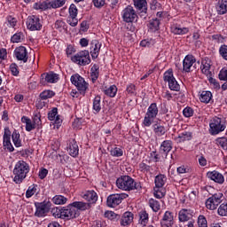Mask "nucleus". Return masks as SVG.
Listing matches in <instances>:
<instances>
[{
    "label": "nucleus",
    "instance_id": "nucleus-35",
    "mask_svg": "<svg viewBox=\"0 0 227 227\" xmlns=\"http://www.w3.org/2000/svg\"><path fill=\"white\" fill-rule=\"evenodd\" d=\"M102 98L100 96H96L93 99V111L95 114H98L99 111H102Z\"/></svg>",
    "mask_w": 227,
    "mask_h": 227
},
{
    "label": "nucleus",
    "instance_id": "nucleus-23",
    "mask_svg": "<svg viewBox=\"0 0 227 227\" xmlns=\"http://www.w3.org/2000/svg\"><path fill=\"white\" fill-rule=\"evenodd\" d=\"M207 178H209V180H213V182H215V184H224V176H223V174L217 172L216 170L207 172Z\"/></svg>",
    "mask_w": 227,
    "mask_h": 227
},
{
    "label": "nucleus",
    "instance_id": "nucleus-37",
    "mask_svg": "<svg viewBox=\"0 0 227 227\" xmlns=\"http://www.w3.org/2000/svg\"><path fill=\"white\" fill-rule=\"evenodd\" d=\"M21 121L22 123H26V130L27 132H31V130H35V129H36V125L35 123H33V121H31V119L23 116L21 118Z\"/></svg>",
    "mask_w": 227,
    "mask_h": 227
},
{
    "label": "nucleus",
    "instance_id": "nucleus-11",
    "mask_svg": "<svg viewBox=\"0 0 227 227\" xmlns=\"http://www.w3.org/2000/svg\"><path fill=\"white\" fill-rule=\"evenodd\" d=\"M129 198V194L127 193H116L109 195L106 200V204L108 207H111L112 208H114L115 207H118L123 200Z\"/></svg>",
    "mask_w": 227,
    "mask_h": 227
},
{
    "label": "nucleus",
    "instance_id": "nucleus-50",
    "mask_svg": "<svg viewBox=\"0 0 227 227\" xmlns=\"http://www.w3.org/2000/svg\"><path fill=\"white\" fill-rule=\"evenodd\" d=\"M110 154L112 155V157H122L123 150L120 147H114L111 149Z\"/></svg>",
    "mask_w": 227,
    "mask_h": 227
},
{
    "label": "nucleus",
    "instance_id": "nucleus-56",
    "mask_svg": "<svg viewBox=\"0 0 227 227\" xmlns=\"http://www.w3.org/2000/svg\"><path fill=\"white\" fill-rule=\"evenodd\" d=\"M219 54H220L221 58H223V59L227 61V45L226 44H223L220 46Z\"/></svg>",
    "mask_w": 227,
    "mask_h": 227
},
{
    "label": "nucleus",
    "instance_id": "nucleus-24",
    "mask_svg": "<svg viewBox=\"0 0 227 227\" xmlns=\"http://www.w3.org/2000/svg\"><path fill=\"white\" fill-rule=\"evenodd\" d=\"M67 152L71 157H77L79 155V145H77L75 139L69 140Z\"/></svg>",
    "mask_w": 227,
    "mask_h": 227
},
{
    "label": "nucleus",
    "instance_id": "nucleus-6",
    "mask_svg": "<svg viewBox=\"0 0 227 227\" xmlns=\"http://www.w3.org/2000/svg\"><path fill=\"white\" fill-rule=\"evenodd\" d=\"M71 82L72 84H74V86L77 88L78 91H80L82 95H84L86 93V90H88V87L90 86V84L86 82L84 78H82V76H80L79 74H73L71 76Z\"/></svg>",
    "mask_w": 227,
    "mask_h": 227
},
{
    "label": "nucleus",
    "instance_id": "nucleus-59",
    "mask_svg": "<svg viewBox=\"0 0 227 227\" xmlns=\"http://www.w3.org/2000/svg\"><path fill=\"white\" fill-rule=\"evenodd\" d=\"M198 226L199 227H208L207 223V218H205V215H199Z\"/></svg>",
    "mask_w": 227,
    "mask_h": 227
},
{
    "label": "nucleus",
    "instance_id": "nucleus-29",
    "mask_svg": "<svg viewBox=\"0 0 227 227\" xmlns=\"http://www.w3.org/2000/svg\"><path fill=\"white\" fill-rule=\"evenodd\" d=\"M216 12L218 15H225L227 13V0H219L216 4Z\"/></svg>",
    "mask_w": 227,
    "mask_h": 227
},
{
    "label": "nucleus",
    "instance_id": "nucleus-8",
    "mask_svg": "<svg viewBox=\"0 0 227 227\" xmlns=\"http://www.w3.org/2000/svg\"><path fill=\"white\" fill-rule=\"evenodd\" d=\"M223 192H217L213 194L206 200V208L208 210H215L221 203H223Z\"/></svg>",
    "mask_w": 227,
    "mask_h": 227
},
{
    "label": "nucleus",
    "instance_id": "nucleus-55",
    "mask_svg": "<svg viewBox=\"0 0 227 227\" xmlns=\"http://www.w3.org/2000/svg\"><path fill=\"white\" fill-rule=\"evenodd\" d=\"M138 169L142 173H150L152 171V167L149 165H146V163H144L143 161L139 163Z\"/></svg>",
    "mask_w": 227,
    "mask_h": 227
},
{
    "label": "nucleus",
    "instance_id": "nucleus-62",
    "mask_svg": "<svg viewBox=\"0 0 227 227\" xmlns=\"http://www.w3.org/2000/svg\"><path fill=\"white\" fill-rule=\"evenodd\" d=\"M10 71L12 75L17 77V75H19V66H17V64H15V63L11 64Z\"/></svg>",
    "mask_w": 227,
    "mask_h": 227
},
{
    "label": "nucleus",
    "instance_id": "nucleus-42",
    "mask_svg": "<svg viewBox=\"0 0 227 227\" xmlns=\"http://www.w3.org/2000/svg\"><path fill=\"white\" fill-rule=\"evenodd\" d=\"M68 201V199L63 195H55L52 198L54 205H65Z\"/></svg>",
    "mask_w": 227,
    "mask_h": 227
},
{
    "label": "nucleus",
    "instance_id": "nucleus-48",
    "mask_svg": "<svg viewBox=\"0 0 227 227\" xmlns=\"http://www.w3.org/2000/svg\"><path fill=\"white\" fill-rule=\"evenodd\" d=\"M217 212L222 217H227V202L222 203L219 206Z\"/></svg>",
    "mask_w": 227,
    "mask_h": 227
},
{
    "label": "nucleus",
    "instance_id": "nucleus-64",
    "mask_svg": "<svg viewBox=\"0 0 227 227\" xmlns=\"http://www.w3.org/2000/svg\"><path fill=\"white\" fill-rule=\"evenodd\" d=\"M218 77L220 81H227V67H224L220 71Z\"/></svg>",
    "mask_w": 227,
    "mask_h": 227
},
{
    "label": "nucleus",
    "instance_id": "nucleus-1",
    "mask_svg": "<svg viewBox=\"0 0 227 227\" xmlns=\"http://www.w3.org/2000/svg\"><path fill=\"white\" fill-rule=\"evenodd\" d=\"M29 164L24 160H19L12 170L13 182L20 184L26 180L30 171Z\"/></svg>",
    "mask_w": 227,
    "mask_h": 227
},
{
    "label": "nucleus",
    "instance_id": "nucleus-53",
    "mask_svg": "<svg viewBox=\"0 0 227 227\" xmlns=\"http://www.w3.org/2000/svg\"><path fill=\"white\" fill-rule=\"evenodd\" d=\"M36 187H38L36 184L30 185L27 190L26 197L31 198L32 196H35V194H36Z\"/></svg>",
    "mask_w": 227,
    "mask_h": 227
},
{
    "label": "nucleus",
    "instance_id": "nucleus-45",
    "mask_svg": "<svg viewBox=\"0 0 227 227\" xmlns=\"http://www.w3.org/2000/svg\"><path fill=\"white\" fill-rule=\"evenodd\" d=\"M200 68L204 75H207V77H212V72L210 71V64H208L207 62H202Z\"/></svg>",
    "mask_w": 227,
    "mask_h": 227
},
{
    "label": "nucleus",
    "instance_id": "nucleus-20",
    "mask_svg": "<svg viewBox=\"0 0 227 227\" xmlns=\"http://www.w3.org/2000/svg\"><path fill=\"white\" fill-rule=\"evenodd\" d=\"M192 219V210L187 208H182L178 212L179 223H189Z\"/></svg>",
    "mask_w": 227,
    "mask_h": 227
},
{
    "label": "nucleus",
    "instance_id": "nucleus-38",
    "mask_svg": "<svg viewBox=\"0 0 227 227\" xmlns=\"http://www.w3.org/2000/svg\"><path fill=\"white\" fill-rule=\"evenodd\" d=\"M191 139H192V133L191 131H184L179 134L177 142L184 143V141H191Z\"/></svg>",
    "mask_w": 227,
    "mask_h": 227
},
{
    "label": "nucleus",
    "instance_id": "nucleus-39",
    "mask_svg": "<svg viewBox=\"0 0 227 227\" xmlns=\"http://www.w3.org/2000/svg\"><path fill=\"white\" fill-rule=\"evenodd\" d=\"M148 221H149V215L146 210L140 211L139 221H138L139 224H141L142 226H146V224H148Z\"/></svg>",
    "mask_w": 227,
    "mask_h": 227
},
{
    "label": "nucleus",
    "instance_id": "nucleus-46",
    "mask_svg": "<svg viewBox=\"0 0 227 227\" xmlns=\"http://www.w3.org/2000/svg\"><path fill=\"white\" fill-rule=\"evenodd\" d=\"M67 3V0H53L50 2V8L57 9L61 8L62 6H65V4Z\"/></svg>",
    "mask_w": 227,
    "mask_h": 227
},
{
    "label": "nucleus",
    "instance_id": "nucleus-57",
    "mask_svg": "<svg viewBox=\"0 0 227 227\" xmlns=\"http://www.w3.org/2000/svg\"><path fill=\"white\" fill-rule=\"evenodd\" d=\"M67 23L69 24V26H72V27H75V26L79 24V20H77V16H68Z\"/></svg>",
    "mask_w": 227,
    "mask_h": 227
},
{
    "label": "nucleus",
    "instance_id": "nucleus-5",
    "mask_svg": "<svg viewBox=\"0 0 227 227\" xmlns=\"http://www.w3.org/2000/svg\"><path fill=\"white\" fill-rule=\"evenodd\" d=\"M71 61L76 65H80V67H86V65H90V63H91L90 51L84 50L77 52L74 56L71 57Z\"/></svg>",
    "mask_w": 227,
    "mask_h": 227
},
{
    "label": "nucleus",
    "instance_id": "nucleus-7",
    "mask_svg": "<svg viewBox=\"0 0 227 227\" xmlns=\"http://www.w3.org/2000/svg\"><path fill=\"white\" fill-rule=\"evenodd\" d=\"M163 81L168 82V88L171 91H180V84H178L175 75H173V69H168L164 73Z\"/></svg>",
    "mask_w": 227,
    "mask_h": 227
},
{
    "label": "nucleus",
    "instance_id": "nucleus-25",
    "mask_svg": "<svg viewBox=\"0 0 227 227\" xmlns=\"http://www.w3.org/2000/svg\"><path fill=\"white\" fill-rule=\"evenodd\" d=\"M135 8L140 13H146L148 12V3L146 0H133Z\"/></svg>",
    "mask_w": 227,
    "mask_h": 227
},
{
    "label": "nucleus",
    "instance_id": "nucleus-2",
    "mask_svg": "<svg viewBox=\"0 0 227 227\" xmlns=\"http://www.w3.org/2000/svg\"><path fill=\"white\" fill-rule=\"evenodd\" d=\"M116 185L121 191H141L140 182H137L130 176H121L116 180Z\"/></svg>",
    "mask_w": 227,
    "mask_h": 227
},
{
    "label": "nucleus",
    "instance_id": "nucleus-54",
    "mask_svg": "<svg viewBox=\"0 0 227 227\" xmlns=\"http://www.w3.org/2000/svg\"><path fill=\"white\" fill-rule=\"evenodd\" d=\"M52 97H54V91L52 90H43L40 94V98H42V100H47L48 98H52Z\"/></svg>",
    "mask_w": 227,
    "mask_h": 227
},
{
    "label": "nucleus",
    "instance_id": "nucleus-51",
    "mask_svg": "<svg viewBox=\"0 0 227 227\" xmlns=\"http://www.w3.org/2000/svg\"><path fill=\"white\" fill-rule=\"evenodd\" d=\"M105 217L110 219V221H118L120 219V215L113 212V211H106L105 213Z\"/></svg>",
    "mask_w": 227,
    "mask_h": 227
},
{
    "label": "nucleus",
    "instance_id": "nucleus-12",
    "mask_svg": "<svg viewBox=\"0 0 227 227\" xmlns=\"http://www.w3.org/2000/svg\"><path fill=\"white\" fill-rule=\"evenodd\" d=\"M3 145L4 150L7 152H15V148L13 147V145H12V131H10L9 128L4 129Z\"/></svg>",
    "mask_w": 227,
    "mask_h": 227
},
{
    "label": "nucleus",
    "instance_id": "nucleus-40",
    "mask_svg": "<svg viewBox=\"0 0 227 227\" xmlns=\"http://www.w3.org/2000/svg\"><path fill=\"white\" fill-rule=\"evenodd\" d=\"M12 142L14 146H16V148H20V146H22V140H20V134L15 130L12 132Z\"/></svg>",
    "mask_w": 227,
    "mask_h": 227
},
{
    "label": "nucleus",
    "instance_id": "nucleus-52",
    "mask_svg": "<svg viewBox=\"0 0 227 227\" xmlns=\"http://www.w3.org/2000/svg\"><path fill=\"white\" fill-rule=\"evenodd\" d=\"M6 22L8 23L9 27H15V26H17V22H19V20H17V18L12 16V15H8L6 17Z\"/></svg>",
    "mask_w": 227,
    "mask_h": 227
},
{
    "label": "nucleus",
    "instance_id": "nucleus-28",
    "mask_svg": "<svg viewBox=\"0 0 227 227\" xmlns=\"http://www.w3.org/2000/svg\"><path fill=\"white\" fill-rule=\"evenodd\" d=\"M134 221V214L132 212H125L121 219V226H129Z\"/></svg>",
    "mask_w": 227,
    "mask_h": 227
},
{
    "label": "nucleus",
    "instance_id": "nucleus-61",
    "mask_svg": "<svg viewBox=\"0 0 227 227\" xmlns=\"http://www.w3.org/2000/svg\"><path fill=\"white\" fill-rule=\"evenodd\" d=\"M78 10L77 6L72 4L69 7V17H77Z\"/></svg>",
    "mask_w": 227,
    "mask_h": 227
},
{
    "label": "nucleus",
    "instance_id": "nucleus-18",
    "mask_svg": "<svg viewBox=\"0 0 227 227\" xmlns=\"http://www.w3.org/2000/svg\"><path fill=\"white\" fill-rule=\"evenodd\" d=\"M175 224V216L173 212L166 211L162 219L160 220V226L161 227H173Z\"/></svg>",
    "mask_w": 227,
    "mask_h": 227
},
{
    "label": "nucleus",
    "instance_id": "nucleus-27",
    "mask_svg": "<svg viewBox=\"0 0 227 227\" xmlns=\"http://www.w3.org/2000/svg\"><path fill=\"white\" fill-rule=\"evenodd\" d=\"M153 130L158 137H161V136H164L168 130L166 129V127H164L160 122H156L153 125Z\"/></svg>",
    "mask_w": 227,
    "mask_h": 227
},
{
    "label": "nucleus",
    "instance_id": "nucleus-32",
    "mask_svg": "<svg viewBox=\"0 0 227 227\" xmlns=\"http://www.w3.org/2000/svg\"><path fill=\"white\" fill-rule=\"evenodd\" d=\"M171 31L174 35H187L189 27H182L180 25H174L171 27Z\"/></svg>",
    "mask_w": 227,
    "mask_h": 227
},
{
    "label": "nucleus",
    "instance_id": "nucleus-26",
    "mask_svg": "<svg viewBox=\"0 0 227 227\" xmlns=\"http://www.w3.org/2000/svg\"><path fill=\"white\" fill-rule=\"evenodd\" d=\"M170 150H173V142L171 140H165L161 143L160 152L164 153L165 157H168Z\"/></svg>",
    "mask_w": 227,
    "mask_h": 227
},
{
    "label": "nucleus",
    "instance_id": "nucleus-4",
    "mask_svg": "<svg viewBox=\"0 0 227 227\" xmlns=\"http://www.w3.org/2000/svg\"><path fill=\"white\" fill-rule=\"evenodd\" d=\"M157 114H159V107H157V103H152L149 106L144 118V127H152V124L153 123V121H155V118H157Z\"/></svg>",
    "mask_w": 227,
    "mask_h": 227
},
{
    "label": "nucleus",
    "instance_id": "nucleus-44",
    "mask_svg": "<svg viewBox=\"0 0 227 227\" xmlns=\"http://www.w3.org/2000/svg\"><path fill=\"white\" fill-rule=\"evenodd\" d=\"M149 207L153 212H159L160 210V202L154 199L149 200Z\"/></svg>",
    "mask_w": 227,
    "mask_h": 227
},
{
    "label": "nucleus",
    "instance_id": "nucleus-22",
    "mask_svg": "<svg viewBox=\"0 0 227 227\" xmlns=\"http://www.w3.org/2000/svg\"><path fill=\"white\" fill-rule=\"evenodd\" d=\"M48 119L51 121H54L57 129H59V127H61L63 120H61V118H59V115L58 114V108L54 107L48 113Z\"/></svg>",
    "mask_w": 227,
    "mask_h": 227
},
{
    "label": "nucleus",
    "instance_id": "nucleus-13",
    "mask_svg": "<svg viewBox=\"0 0 227 227\" xmlns=\"http://www.w3.org/2000/svg\"><path fill=\"white\" fill-rule=\"evenodd\" d=\"M49 210H51V202H41L36 205L35 215L36 217H45L49 214Z\"/></svg>",
    "mask_w": 227,
    "mask_h": 227
},
{
    "label": "nucleus",
    "instance_id": "nucleus-14",
    "mask_svg": "<svg viewBox=\"0 0 227 227\" xmlns=\"http://www.w3.org/2000/svg\"><path fill=\"white\" fill-rule=\"evenodd\" d=\"M14 56L18 61H22L23 63H27V59H29L27 50L24 46L17 47L14 50Z\"/></svg>",
    "mask_w": 227,
    "mask_h": 227
},
{
    "label": "nucleus",
    "instance_id": "nucleus-15",
    "mask_svg": "<svg viewBox=\"0 0 227 227\" xmlns=\"http://www.w3.org/2000/svg\"><path fill=\"white\" fill-rule=\"evenodd\" d=\"M61 215L62 219H74L78 215L77 209H75V207H74L71 204L66 207L61 208Z\"/></svg>",
    "mask_w": 227,
    "mask_h": 227
},
{
    "label": "nucleus",
    "instance_id": "nucleus-30",
    "mask_svg": "<svg viewBox=\"0 0 227 227\" xmlns=\"http://www.w3.org/2000/svg\"><path fill=\"white\" fill-rule=\"evenodd\" d=\"M100 75V67L97 64H94L90 68V79L92 82H97L98 76Z\"/></svg>",
    "mask_w": 227,
    "mask_h": 227
},
{
    "label": "nucleus",
    "instance_id": "nucleus-41",
    "mask_svg": "<svg viewBox=\"0 0 227 227\" xmlns=\"http://www.w3.org/2000/svg\"><path fill=\"white\" fill-rule=\"evenodd\" d=\"M25 38L24 33L18 32L11 37V42H12V43H20L24 42Z\"/></svg>",
    "mask_w": 227,
    "mask_h": 227
},
{
    "label": "nucleus",
    "instance_id": "nucleus-58",
    "mask_svg": "<svg viewBox=\"0 0 227 227\" xmlns=\"http://www.w3.org/2000/svg\"><path fill=\"white\" fill-rule=\"evenodd\" d=\"M183 114L184 118H191L194 114V110L190 106H187L183 110Z\"/></svg>",
    "mask_w": 227,
    "mask_h": 227
},
{
    "label": "nucleus",
    "instance_id": "nucleus-33",
    "mask_svg": "<svg viewBox=\"0 0 227 227\" xmlns=\"http://www.w3.org/2000/svg\"><path fill=\"white\" fill-rule=\"evenodd\" d=\"M167 180H168V178L166 177L165 175L160 174V175L156 176L155 179H154L155 187H157V188L164 187Z\"/></svg>",
    "mask_w": 227,
    "mask_h": 227
},
{
    "label": "nucleus",
    "instance_id": "nucleus-10",
    "mask_svg": "<svg viewBox=\"0 0 227 227\" xmlns=\"http://www.w3.org/2000/svg\"><path fill=\"white\" fill-rule=\"evenodd\" d=\"M43 22L42 19L38 16H28L27 19V27L29 31H40L42 30Z\"/></svg>",
    "mask_w": 227,
    "mask_h": 227
},
{
    "label": "nucleus",
    "instance_id": "nucleus-3",
    "mask_svg": "<svg viewBox=\"0 0 227 227\" xmlns=\"http://www.w3.org/2000/svg\"><path fill=\"white\" fill-rule=\"evenodd\" d=\"M226 130V121L219 117H214L209 122V134L211 136H217L221 132Z\"/></svg>",
    "mask_w": 227,
    "mask_h": 227
},
{
    "label": "nucleus",
    "instance_id": "nucleus-49",
    "mask_svg": "<svg viewBox=\"0 0 227 227\" xmlns=\"http://www.w3.org/2000/svg\"><path fill=\"white\" fill-rule=\"evenodd\" d=\"M215 144L217 146H221L223 150H227V138L226 137H218L215 139Z\"/></svg>",
    "mask_w": 227,
    "mask_h": 227
},
{
    "label": "nucleus",
    "instance_id": "nucleus-31",
    "mask_svg": "<svg viewBox=\"0 0 227 227\" xmlns=\"http://www.w3.org/2000/svg\"><path fill=\"white\" fill-rule=\"evenodd\" d=\"M199 99L202 104H209L210 100H212V92L208 90H203L200 92Z\"/></svg>",
    "mask_w": 227,
    "mask_h": 227
},
{
    "label": "nucleus",
    "instance_id": "nucleus-36",
    "mask_svg": "<svg viewBox=\"0 0 227 227\" xmlns=\"http://www.w3.org/2000/svg\"><path fill=\"white\" fill-rule=\"evenodd\" d=\"M34 10H41V12H45V10H51L50 2H37L34 4Z\"/></svg>",
    "mask_w": 227,
    "mask_h": 227
},
{
    "label": "nucleus",
    "instance_id": "nucleus-16",
    "mask_svg": "<svg viewBox=\"0 0 227 227\" xmlns=\"http://www.w3.org/2000/svg\"><path fill=\"white\" fill-rule=\"evenodd\" d=\"M196 64V58L192 55H186L183 60V70L184 72H192L194 65Z\"/></svg>",
    "mask_w": 227,
    "mask_h": 227
},
{
    "label": "nucleus",
    "instance_id": "nucleus-17",
    "mask_svg": "<svg viewBox=\"0 0 227 227\" xmlns=\"http://www.w3.org/2000/svg\"><path fill=\"white\" fill-rule=\"evenodd\" d=\"M81 196L83 200L88 201L90 205H93L98 200V195H97V192L93 190L82 192Z\"/></svg>",
    "mask_w": 227,
    "mask_h": 227
},
{
    "label": "nucleus",
    "instance_id": "nucleus-47",
    "mask_svg": "<svg viewBox=\"0 0 227 227\" xmlns=\"http://www.w3.org/2000/svg\"><path fill=\"white\" fill-rule=\"evenodd\" d=\"M159 26H160V21L158 19H154L149 21L148 27L151 31H159Z\"/></svg>",
    "mask_w": 227,
    "mask_h": 227
},
{
    "label": "nucleus",
    "instance_id": "nucleus-21",
    "mask_svg": "<svg viewBox=\"0 0 227 227\" xmlns=\"http://www.w3.org/2000/svg\"><path fill=\"white\" fill-rule=\"evenodd\" d=\"M42 79L40 83L45 86L47 82L54 83L58 81V74L54 73H44L41 75Z\"/></svg>",
    "mask_w": 227,
    "mask_h": 227
},
{
    "label": "nucleus",
    "instance_id": "nucleus-60",
    "mask_svg": "<svg viewBox=\"0 0 227 227\" xmlns=\"http://www.w3.org/2000/svg\"><path fill=\"white\" fill-rule=\"evenodd\" d=\"M92 4H94L95 8L100 10V8L106 6V0H92Z\"/></svg>",
    "mask_w": 227,
    "mask_h": 227
},
{
    "label": "nucleus",
    "instance_id": "nucleus-9",
    "mask_svg": "<svg viewBox=\"0 0 227 227\" xmlns=\"http://www.w3.org/2000/svg\"><path fill=\"white\" fill-rule=\"evenodd\" d=\"M122 20L130 24L135 20H137V13H136V10L131 5H128L126 8L122 10L121 12Z\"/></svg>",
    "mask_w": 227,
    "mask_h": 227
},
{
    "label": "nucleus",
    "instance_id": "nucleus-43",
    "mask_svg": "<svg viewBox=\"0 0 227 227\" xmlns=\"http://www.w3.org/2000/svg\"><path fill=\"white\" fill-rule=\"evenodd\" d=\"M105 95L107 97H111V98H114V97H116V93H118V88L116 85H111L108 89L104 90Z\"/></svg>",
    "mask_w": 227,
    "mask_h": 227
},
{
    "label": "nucleus",
    "instance_id": "nucleus-34",
    "mask_svg": "<svg viewBox=\"0 0 227 227\" xmlns=\"http://www.w3.org/2000/svg\"><path fill=\"white\" fill-rule=\"evenodd\" d=\"M75 210H89L91 208V205L90 203L82 202V201H75L71 204Z\"/></svg>",
    "mask_w": 227,
    "mask_h": 227
},
{
    "label": "nucleus",
    "instance_id": "nucleus-19",
    "mask_svg": "<svg viewBox=\"0 0 227 227\" xmlns=\"http://www.w3.org/2000/svg\"><path fill=\"white\" fill-rule=\"evenodd\" d=\"M102 48V43L98 40L94 39L90 42V55L92 59H97L98 54H100V49Z\"/></svg>",
    "mask_w": 227,
    "mask_h": 227
},
{
    "label": "nucleus",
    "instance_id": "nucleus-63",
    "mask_svg": "<svg viewBox=\"0 0 227 227\" xmlns=\"http://www.w3.org/2000/svg\"><path fill=\"white\" fill-rule=\"evenodd\" d=\"M126 91L129 95L135 96L136 95V85L129 84L127 86Z\"/></svg>",
    "mask_w": 227,
    "mask_h": 227
}]
</instances>
